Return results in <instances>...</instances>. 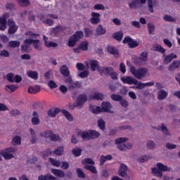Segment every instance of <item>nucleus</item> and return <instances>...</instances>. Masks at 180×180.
Segmentation results:
<instances>
[{"instance_id":"1","label":"nucleus","mask_w":180,"mask_h":180,"mask_svg":"<svg viewBox=\"0 0 180 180\" xmlns=\"http://www.w3.org/2000/svg\"><path fill=\"white\" fill-rule=\"evenodd\" d=\"M110 109H112V103L108 101H103L101 103V107H94L92 108V112L93 113H96V115H98V113H101V112H102L103 113H112V110H110Z\"/></svg>"},{"instance_id":"2","label":"nucleus","mask_w":180,"mask_h":180,"mask_svg":"<svg viewBox=\"0 0 180 180\" xmlns=\"http://www.w3.org/2000/svg\"><path fill=\"white\" fill-rule=\"evenodd\" d=\"M130 72L136 78V79H143V78H145L147 75V72H148V70H147L146 68H140L139 69H136L134 66H131L130 68Z\"/></svg>"},{"instance_id":"3","label":"nucleus","mask_w":180,"mask_h":180,"mask_svg":"<svg viewBox=\"0 0 180 180\" xmlns=\"http://www.w3.org/2000/svg\"><path fill=\"white\" fill-rule=\"evenodd\" d=\"M84 37V32L77 31L72 37H70L68 41V47H75L77 42L79 41Z\"/></svg>"},{"instance_id":"4","label":"nucleus","mask_w":180,"mask_h":180,"mask_svg":"<svg viewBox=\"0 0 180 180\" xmlns=\"http://www.w3.org/2000/svg\"><path fill=\"white\" fill-rule=\"evenodd\" d=\"M16 153L15 148H7L5 150L0 151V155L4 157V160H12L14 158L13 154Z\"/></svg>"},{"instance_id":"5","label":"nucleus","mask_w":180,"mask_h":180,"mask_svg":"<svg viewBox=\"0 0 180 180\" xmlns=\"http://www.w3.org/2000/svg\"><path fill=\"white\" fill-rule=\"evenodd\" d=\"M6 79L11 83L16 82L18 84L19 82H22V76L19 75H15L13 73H8L6 75Z\"/></svg>"},{"instance_id":"6","label":"nucleus","mask_w":180,"mask_h":180,"mask_svg":"<svg viewBox=\"0 0 180 180\" xmlns=\"http://www.w3.org/2000/svg\"><path fill=\"white\" fill-rule=\"evenodd\" d=\"M8 34H15L16 32L18 31V25H16V23H15V21L12 19H9L8 21Z\"/></svg>"},{"instance_id":"7","label":"nucleus","mask_w":180,"mask_h":180,"mask_svg":"<svg viewBox=\"0 0 180 180\" xmlns=\"http://www.w3.org/2000/svg\"><path fill=\"white\" fill-rule=\"evenodd\" d=\"M121 81L123 82V84H128V85H137V84H139L138 79L130 76L121 77Z\"/></svg>"},{"instance_id":"8","label":"nucleus","mask_w":180,"mask_h":180,"mask_svg":"<svg viewBox=\"0 0 180 180\" xmlns=\"http://www.w3.org/2000/svg\"><path fill=\"white\" fill-rule=\"evenodd\" d=\"M88 101V96L86 94H80L76 99L77 106H79V108H82L85 104V102Z\"/></svg>"},{"instance_id":"9","label":"nucleus","mask_w":180,"mask_h":180,"mask_svg":"<svg viewBox=\"0 0 180 180\" xmlns=\"http://www.w3.org/2000/svg\"><path fill=\"white\" fill-rule=\"evenodd\" d=\"M147 56L148 53L146 51L143 52L139 58L135 59L136 64L138 65H144V64H146V61H147Z\"/></svg>"},{"instance_id":"10","label":"nucleus","mask_w":180,"mask_h":180,"mask_svg":"<svg viewBox=\"0 0 180 180\" xmlns=\"http://www.w3.org/2000/svg\"><path fill=\"white\" fill-rule=\"evenodd\" d=\"M123 43L124 44L128 43V46L130 49H134V47H138L139 46V44L137 43V41L131 39L130 37H126L123 40Z\"/></svg>"},{"instance_id":"11","label":"nucleus","mask_w":180,"mask_h":180,"mask_svg":"<svg viewBox=\"0 0 180 180\" xmlns=\"http://www.w3.org/2000/svg\"><path fill=\"white\" fill-rule=\"evenodd\" d=\"M91 18H90V22L91 25H98V23L101 22V18H99L101 17V14L92 12L91 13Z\"/></svg>"},{"instance_id":"12","label":"nucleus","mask_w":180,"mask_h":180,"mask_svg":"<svg viewBox=\"0 0 180 180\" xmlns=\"http://www.w3.org/2000/svg\"><path fill=\"white\" fill-rule=\"evenodd\" d=\"M118 174L120 176H122V178H124V176H127V166L123 163H121Z\"/></svg>"},{"instance_id":"13","label":"nucleus","mask_w":180,"mask_h":180,"mask_svg":"<svg viewBox=\"0 0 180 180\" xmlns=\"http://www.w3.org/2000/svg\"><path fill=\"white\" fill-rule=\"evenodd\" d=\"M163 58H164V64H169L174 58H178V56L176 54L172 53L168 56H165V54H163Z\"/></svg>"},{"instance_id":"14","label":"nucleus","mask_w":180,"mask_h":180,"mask_svg":"<svg viewBox=\"0 0 180 180\" xmlns=\"http://www.w3.org/2000/svg\"><path fill=\"white\" fill-rule=\"evenodd\" d=\"M33 117L31 120L33 126H39L40 124V119H39V114L37 111H34L32 113Z\"/></svg>"},{"instance_id":"15","label":"nucleus","mask_w":180,"mask_h":180,"mask_svg":"<svg viewBox=\"0 0 180 180\" xmlns=\"http://www.w3.org/2000/svg\"><path fill=\"white\" fill-rule=\"evenodd\" d=\"M51 172L53 174L55 175V176H57L58 178H65V173L64 171L61 169H51Z\"/></svg>"},{"instance_id":"16","label":"nucleus","mask_w":180,"mask_h":180,"mask_svg":"<svg viewBox=\"0 0 180 180\" xmlns=\"http://www.w3.org/2000/svg\"><path fill=\"white\" fill-rule=\"evenodd\" d=\"M82 86L80 82H72L70 84L68 85V91H74L75 88L79 89Z\"/></svg>"},{"instance_id":"17","label":"nucleus","mask_w":180,"mask_h":180,"mask_svg":"<svg viewBox=\"0 0 180 180\" xmlns=\"http://www.w3.org/2000/svg\"><path fill=\"white\" fill-rule=\"evenodd\" d=\"M12 146H20L22 144V136L16 135L13 137L11 141Z\"/></svg>"},{"instance_id":"18","label":"nucleus","mask_w":180,"mask_h":180,"mask_svg":"<svg viewBox=\"0 0 180 180\" xmlns=\"http://www.w3.org/2000/svg\"><path fill=\"white\" fill-rule=\"evenodd\" d=\"M98 72L101 75H102V74H109V75H110L111 72H113V68L100 67V68H98Z\"/></svg>"},{"instance_id":"19","label":"nucleus","mask_w":180,"mask_h":180,"mask_svg":"<svg viewBox=\"0 0 180 180\" xmlns=\"http://www.w3.org/2000/svg\"><path fill=\"white\" fill-rule=\"evenodd\" d=\"M60 72L63 77H70V70H68V67L67 65H63L60 67Z\"/></svg>"},{"instance_id":"20","label":"nucleus","mask_w":180,"mask_h":180,"mask_svg":"<svg viewBox=\"0 0 180 180\" xmlns=\"http://www.w3.org/2000/svg\"><path fill=\"white\" fill-rule=\"evenodd\" d=\"M89 64H90V69L91 70V71H96V70L99 71L98 68H99V63L97 60H90Z\"/></svg>"},{"instance_id":"21","label":"nucleus","mask_w":180,"mask_h":180,"mask_svg":"<svg viewBox=\"0 0 180 180\" xmlns=\"http://www.w3.org/2000/svg\"><path fill=\"white\" fill-rule=\"evenodd\" d=\"M107 51L114 57H116V58L119 57V51L112 46H108Z\"/></svg>"},{"instance_id":"22","label":"nucleus","mask_w":180,"mask_h":180,"mask_svg":"<svg viewBox=\"0 0 180 180\" xmlns=\"http://www.w3.org/2000/svg\"><path fill=\"white\" fill-rule=\"evenodd\" d=\"M180 67V61L179 60H174L172 64L168 68L169 71H175L176 68H179Z\"/></svg>"},{"instance_id":"23","label":"nucleus","mask_w":180,"mask_h":180,"mask_svg":"<svg viewBox=\"0 0 180 180\" xmlns=\"http://www.w3.org/2000/svg\"><path fill=\"white\" fill-rule=\"evenodd\" d=\"M167 96H168V93L165 90L158 91V99H159V101H164Z\"/></svg>"},{"instance_id":"24","label":"nucleus","mask_w":180,"mask_h":180,"mask_svg":"<svg viewBox=\"0 0 180 180\" xmlns=\"http://www.w3.org/2000/svg\"><path fill=\"white\" fill-rule=\"evenodd\" d=\"M97 125L98 127H99L100 130H102V131H105V130L106 129V122H105V120H103V119H99L97 121Z\"/></svg>"},{"instance_id":"25","label":"nucleus","mask_w":180,"mask_h":180,"mask_svg":"<svg viewBox=\"0 0 180 180\" xmlns=\"http://www.w3.org/2000/svg\"><path fill=\"white\" fill-rule=\"evenodd\" d=\"M106 33V29L102 26V25H99L96 30V36H102Z\"/></svg>"},{"instance_id":"26","label":"nucleus","mask_w":180,"mask_h":180,"mask_svg":"<svg viewBox=\"0 0 180 180\" xmlns=\"http://www.w3.org/2000/svg\"><path fill=\"white\" fill-rule=\"evenodd\" d=\"M157 167L158 169H159V170L162 172L163 171V172H169V171H171L170 167H168V166L165 165L162 163H160V162L157 163Z\"/></svg>"},{"instance_id":"27","label":"nucleus","mask_w":180,"mask_h":180,"mask_svg":"<svg viewBox=\"0 0 180 180\" xmlns=\"http://www.w3.org/2000/svg\"><path fill=\"white\" fill-rule=\"evenodd\" d=\"M160 131L163 133L165 137H170L171 133L168 130V128L165 126V124H162L160 127Z\"/></svg>"},{"instance_id":"28","label":"nucleus","mask_w":180,"mask_h":180,"mask_svg":"<svg viewBox=\"0 0 180 180\" xmlns=\"http://www.w3.org/2000/svg\"><path fill=\"white\" fill-rule=\"evenodd\" d=\"M112 160V155H108L106 156L101 155L100 158V165L102 166L106 162V161H110Z\"/></svg>"},{"instance_id":"29","label":"nucleus","mask_w":180,"mask_h":180,"mask_svg":"<svg viewBox=\"0 0 180 180\" xmlns=\"http://www.w3.org/2000/svg\"><path fill=\"white\" fill-rule=\"evenodd\" d=\"M58 113H60V109L57 108H52L48 111V115L51 117H56V115H58Z\"/></svg>"},{"instance_id":"30","label":"nucleus","mask_w":180,"mask_h":180,"mask_svg":"<svg viewBox=\"0 0 180 180\" xmlns=\"http://www.w3.org/2000/svg\"><path fill=\"white\" fill-rule=\"evenodd\" d=\"M157 5V1L155 0H148V6L149 8V11L151 13H154V6Z\"/></svg>"},{"instance_id":"31","label":"nucleus","mask_w":180,"mask_h":180,"mask_svg":"<svg viewBox=\"0 0 180 180\" xmlns=\"http://www.w3.org/2000/svg\"><path fill=\"white\" fill-rule=\"evenodd\" d=\"M27 77L30 78H32V79H38L39 78V73L37 71H29L27 73Z\"/></svg>"},{"instance_id":"32","label":"nucleus","mask_w":180,"mask_h":180,"mask_svg":"<svg viewBox=\"0 0 180 180\" xmlns=\"http://www.w3.org/2000/svg\"><path fill=\"white\" fill-rule=\"evenodd\" d=\"M89 46V42H88V41H84L80 43L79 47L82 51H87Z\"/></svg>"},{"instance_id":"33","label":"nucleus","mask_w":180,"mask_h":180,"mask_svg":"<svg viewBox=\"0 0 180 180\" xmlns=\"http://www.w3.org/2000/svg\"><path fill=\"white\" fill-rule=\"evenodd\" d=\"M84 169H87V171H91L92 174H98V171L96 170V167L94 166V165H85L84 166Z\"/></svg>"},{"instance_id":"34","label":"nucleus","mask_w":180,"mask_h":180,"mask_svg":"<svg viewBox=\"0 0 180 180\" xmlns=\"http://www.w3.org/2000/svg\"><path fill=\"white\" fill-rule=\"evenodd\" d=\"M93 99H96V101H103L105 96L101 93H95L91 96Z\"/></svg>"},{"instance_id":"35","label":"nucleus","mask_w":180,"mask_h":180,"mask_svg":"<svg viewBox=\"0 0 180 180\" xmlns=\"http://www.w3.org/2000/svg\"><path fill=\"white\" fill-rule=\"evenodd\" d=\"M113 39H115V40H117L118 41H121L122 39H123V32L120 31L117 32H115L112 35Z\"/></svg>"},{"instance_id":"36","label":"nucleus","mask_w":180,"mask_h":180,"mask_svg":"<svg viewBox=\"0 0 180 180\" xmlns=\"http://www.w3.org/2000/svg\"><path fill=\"white\" fill-rule=\"evenodd\" d=\"M82 164H83L84 167H85V165H88V164L90 165H95V162L91 158H84L82 161Z\"/></svg>"},{"instance_id":"37","label":"nucleus","mask_w":180,"mask_h":180,"mask_svg":"<svg viewBox=\"0 0 180 180\" xmlns=\"http://www.w3.org/2000/svg\"><path fill=\"white\" fill-rule=\"evenodd\" d=\"M90 131V139L94 140L95 139H98L101 134L95 130H89Z\"/></svg>"},{"instance_id":"38","label":"nucleus","mask_w":180,"mask_h":180,"mask_svg":"<svg viewBox=\"0 0 180 180\" xmlns=\"http://www.w3.org/2000/svg\"><path fill=\"white\" fill-rule=\"evenodd\" d=\"M32 44L34 46V49L37 50L38 51H41V46H40V40L34 39Z\"/></svg>"},{"instance_id":"39","label":"nucleus","mask_w":180,"mask_h":180,"mask_svg":"<svg viewBox=\"0 0 180 180\" xmlns=\"http://www.w3.org/2000/svg\"><path fill=\"white\" fill-rule=\"evenodd\" d=\"M140 4V0H132L129 3V6L130 9H136L137 5Z\"/></svg>"},{"instance_id":"40","label":"nucleus","mask_w":180,"mask_h":180,"mask_svg":"<svg viewBox=\"0 0 180 180\" xmlns=\"http://www.w3.org/2000/svg\"><path fill=\"white\" fill-rule=\"evenodd\" d=\"M20 46V41H11L8 42V47L11 49H16V47H19Z\"/></svg>"},{"instance_id":"41","label":"nucleus","mask_w":180,"mask_h":180,"mask_svg":"<svg viewBox=\"0 0 180 180\" xmlns=\"http://www.w3.org/2000/svg\"><path fill=\"white\" fill-rule=\"evenodd\" d=\"M17 2L20 6H29L30 5V1L29 0H17Z\"/></svg>"},{"instance_id":"42","label":"nucleus","mask_w":180,"mask_h":180,"mask_svg":"<svg viewBox=\"0 0 180 180\" xmlns=\"http://www.w3.org/2000/svg\"><path fill=\"white\" fill-rule=\"evenodd\" d=\"M81 137L83 140H91L90 131H83L81 134Z\"/></svg>"},{"instance_id":"43","label":"nucleus","mask_w":180,"mask_h":180,"mask_svg":"<svg viewBox=\"0 0 180 180\" xmlns=\"http://www.w3.org/2000/svg\"><path fill=\"white\" fill-rule=\"evenodd\" d=\"M155 143L153 141L148 140L146 141V147L149 150H154L155 148Z\"/></svg>"},{"instance_id":"44","label":"nucleus","mask_w":180,"mask_h":180,"mask_svg":"<svg viewBox=\"0 0 180 180\" xmlns=\"http://www.w3.org/2000/svg\"><path fill=\"white\" fill-rule=\"evenodd\" d=\"M53 134V132L50 131H46L45 132H40L39 133V136L41 137H44L45 139H51V135Z\"/></svg>"},{"instance_id":"45","label":"nucleus","mask_w":180,"mask_h":180,"mask_svg":"<svg viewBox=\"0 0 180 180\" xmlns=\"http://www.w3.org/2000/svg\"><path fill=\"white\" fill-rule=\"evenodd\" d=\"M82 153V149L79 148H73L72 150V154L75 155V157H79Z\"/></svg>"},{"instance_id":"46","label":"nucleus","mask_w":180,"mask_h":180,"mask_svg":"<svg viewBox=\"0 0 180 180\" xmlns=\"http://www.w3.org/2000/svg\"><path fill=\"white\" fill-rule=\"evenodd\" d=\"M147 27L149 34H153V33H154L155 31V25L151 22L147 24Z\"/></svg>"},{"instance_id":"47","label":"nucleus","mask_w":180,"mask_h":180,"mask_svg":"<svg viewBox=\"0 0 180 180\" xmlns=\"http://www.w3.org/2000/svg\"><path fill=\"white\" fill-rule=\"evenodd\" d=\"M53 153L56 155H63L64 154V147L63 146H60L58 147L54 151Z\"/></svg>"},{"instance_id":"48","label":"nucleus","mask_w":180,"mask_h":180,"mask_svg":"<svg viewBox=\"0 0 180 180\" xmlns=\"http://www.w3.org/2000/svg\"><path fill=\"white\" fill-rule=\"evenodd\" d=\"M152 173L155 174V175H156V176H158V178H162V172L159 169H152Z\"/></svg>"},{"instance_id":"49","label":"nucleus","mask_w":180,"mask_h":180,"mask_svg":"<svg viewBox=\"0 0 180 180\" xmlns=\"http://www.w3.org/2000/svg\"><path fill=\"white\" fill-rule=\"evenodd\" d=\"M110 98H111L112 101H115V102H120V101L123 98V96H122L119 94H112Z\"/></svg>"},{"instance_id":"50","label":"nucleus","mask_w":180,"mask_h":180,"mask_svg":"<svg viewBox=\"0 0 180 180\" xmlns=\"http://www.w3.org/2000/svg\"><path fill=\"white\" fill-rule=\"evenodd\" d=\"M120 104L122 108H129V101L126 100L125 98H123V97L120 100Z\"/></svg>"},{"instance_id":"51","label":"nucleus","mask_w":180,"mask_h":180,"mask_svg":"<svg viewBox=\"0 0 180 180\" xmlns=\"http://www.w3.org/2000/svg\"><path fill=\"white\" fill-rule=\"evenodd\" d=\"M6 8L7 11H11V12L12 11H15L16 9L15 4L11 2L6 4Z\"/></svg>"},{"instance_id":"52","label":"nucleus","mask_w":180,"mask_h":180,"mask_svg":"<svg viewBox=\"0 0 180 180\" xmlns=\"http://www.w3.org/2000/svg\"><path fill=\"white\" fill-rule=\"evenodd\" d=\"M49 161L51 162V164H52L54 167H60L61 165V162L58 161V160H56L51 158H49Z\"/></svg>"},{"instance_id":"53","label":"nucleus","mask_w":180,"mask_h":180,"mask_svg":"<svg viewBox=\"0 0 180 180\" xmlns=\"http://www.w3.org/2000/svg\"><path fill=\"white\" fill-rule=\"evenodd\" d=\"M164 20H165V22H176V18L171 15H166L164 16Z\"/></svg>"},{"instance_id":"54","label":"nucleus","mask_w":180,"mask_h":180,"mask_svg":"<svg viewBox=\"0 0 180 180\" xmlns=\"http://www.w3.org/2000/svg\"><path fill=\"white\" fill-rule=\"evenodd\" d=\"M149 158H150L149 155H143V156L139 157L138 158V162H141V163L147 162V161H148Z\"/></svg>"},{"instance_id":"55","label":"nucleus","mask_w":180,"mask_h":180,"mask_svg":"<svg viewBox=\"0 0 180 180\" xmlns=\"http://www.w3.org/2000/svg\"><path fill=\"white\" fill-rule=\"evenodd\" d=\"M62 113L64 115L66 119H68V120H69L70 122L72 120V117L71 116V114L68 111L63 110H62Z\"/></svg>"},{"instance_id":"56","label":"nucleus","mask_w":180,"mask_h":180,"mask_svg":"<svg viewBox=\"0 0 180 180\" xmlns=\"http://www.w3.org/2000/svg\"><path fill=\"white\" fill-rule=\"evenodd\" d=\"M76 172L78 175V178H82V179L85 178V173H84V171H82L81 168H77L76 169Z\"/></svg>"},{"instance_id":"57","label":"nucleus","mask_w":180,"mask_h":180,"mask_svg":"<svg viewBox=\"0 0 180 180\" xmlns=\"http://www.w3.org/2000/svg\"><path fill=\"white\" fill-rule=\"evenodd\" d=\"M0 24L1 25V28L3 30H5V29H6V19H5L4 18H0Z\"/></svg>"},{"instance_id":"58","label":"nucleus","mask_w":180,"mask_h":180,"mask_svg":"<svg viewBox=\"0 0 180 180\" xmlns=\"http://www.w3.org/2000/svg\"><path fill=\"white\" fill-rule=\"evenodd\" d=\"M61 32V26L58 25L54 28H52L51 33H53L54 34H58Z\"/></svg>"},{"instance_id":"59","label":"nucleus","mask_w":180,"mask_h":180,"mask_svg":"<svg viewBox=\"0 0 180 180\" xmlns=\"http://www.w3.org/2000/svg\"><path fill=\"white\" fill-rule=\"evenodd\" d=\"M20 115V112L18 110H12L11 112H10V115L12 117H16V116H19Z\"/></svg>"},{"instance_id":"60","label":"nucleus","mask_w":180,"mask_h":180,"mask_svg":"<svg viewBox=\"0 0 180 180\" xmlns=\"http://www.w3.org/2000/svg\"><path fill=\"white\" fill-rule=\"evenodd\" d=\"M165 147L168 150H175V148H176V145L171 143H167L165 144Z\"/></svg>"},{"instance_id":"61","label":"nucleus","mask_w":180,"mask_h":180,"mask_svg":"<svg viewBox=\"0 0 180 180\" xmlns=\"http://www.w3.org/2000/svg\"><path fill=\"white\" fill-rule=\"evenodd\" d=\"M44 45L46 46V47L50 48V47H57L58 44L55 42H52V41H46Z\"/></svg>"},{"instance_id":"62","label":"nucleus","mask_w":180,"mask_h":180,"mask_svg":"<svg viewBox=\"0 0 180 180\" xmlns=\"http://www.w3.org/2000/svg\"><path fill=\"white\" fill-rule=\"evenodd\" d=\"M129 139L127 138H118L115 140V144H122V143H124L125 141H127Z\"/></svg>"},{"instance_id":"63","label":"nucleus","mask_w":180,"mask_h":180,"mask_svg":"<svg viewBox=\"0 0 180 180\" xmlns=\"http://www.w3.org/2000/svg\"><path fill=\"white\" fill-rule=\"evenodd\" d=\"M88 75H89V72L88 70H84V72H80L78 75V77H79V78H86Z\"/></svg>"},{"instance_id":"64","label":"nucleus","mask_w":180,"mask_h":180,"mask_svg":"<svg viewBox=\"0 0 180 180\" xmlns=\"http://www.w3.org/2000/svg\"><path fill=\"white\" fill-rule=\"evenodd\" d=\"M51 141H60V136L58 135H56L52 134L50 138Z\"/></svg>"}]
</instances>
